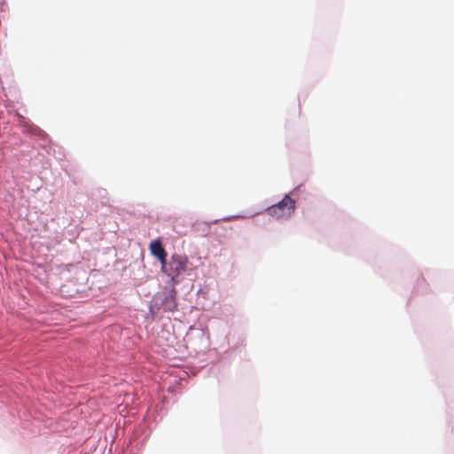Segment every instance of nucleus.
I'll use <instances>...</instances> for the list:
<instances>
[{"instance_id":"nucleus-1","label":"nucleus","mask_w":454,"mask_h":454,"mask_svg":"<svg viewBox=\"0 0 454 454\" xmlns=\"http://www.w3.org/2000/svg\"><path fill=\"white\" fill-rule=\"evenodd\" d=\"M188 258L186 255L174 254L168 260L167 258L161 263V270L172 280H176L187 269Z\"/></svg>"},{"instance_id":"nucleus-2","label":"nucleus","mask_w":454,"mask_h":454,"mask_svg":"<svg viewBox=\"0 0 454 454\" xmlns=\"http://www.w3.org/2000/svg\"><path fill=\"white\" fill-rule=\"evenodd\" d=\"M295 200L286 195L278 203L267 208V213L276 218H287L294 212Z\"/></svg>"},{"instance_id":"nucleus-3","label":"nucleus","mask_w":454,"mask_h":454,"mask_svg":"<svg viewBox=\"0 0 454 454\" xmlns=\"http://www.w3.org/2000/svg\"><path fill=\"white\" fill-rule=\"evenodd\" d=\"M150 251L160 262V264L167 258V252L161 245L160 240H154L150 244Z\"/></svg>"}]
</instances>
